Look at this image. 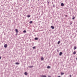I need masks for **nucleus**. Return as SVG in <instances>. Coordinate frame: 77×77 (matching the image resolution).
Returning a JSON list of instances; mask_svg holds the SVG:
<instances>
[{
    "label": "nucleus",
    "instance_id": "nucleus-1",
    "mask_svg": "<svg viewBox=\"0 0 77 77\" xmlns=\"http://www.w3.org/2000/svg\"><path fill=\"white\" fill-rule=\"evenodd\" d=\"M8 47V45L7 44H5L4 45V47L5 48H6Z\"/></svg>",
    "mask_w": 77,
    "mask_h": 77
},
{
    "label": "nucleus",
    "instance_id": "nucleus-2",
    "mask_svg": "<svg viewBox=\"0 0 77 77\" xmlns=\"http://www.w3.org/2000/svg\"><path fill=\"white\" fill-rule=\"evenodd\" d=\"M24 74L25 75H27V74H28L27 73V72H25L24 73Z\"/></svg>",
    "mask_w": 77,
    "mask_h": 77
},
{
    "label": "nucleus",
    "instance_id": "nucleus-3",
    "mask_svg": "<svg viewBox=\"0 0 77 77\" xmlns=\"http://www.w3.org/2000/svg\"><path fill=\"white\" fill-rule=\"evenodd\" d=\"M15 31H16V33H18V29H16Z\"/></svg>",
    "mask_w": 77,
    "mask_h": 77
},
{
    "label": "nucleus",
    "instance_id": "nucleus-4",
    "mask_svg": "<svg viewBox=\"0 0 77 77\" xmlns=\"http://www.w3.org/2000/svg\"><path fill=\"white\" fill-rule=\"evenodd\" d=\"M51 27L52 29H54V27L53 26H51Z\"/></svg>",
    "mask_w": 77,
    "mask_h": 77
},
{
    "label": "nucleus",
    "instance_id": "nucleus-5",
    "mask_svg": "<svg viewBox=\"0 0 77 77\" xmlns=\"http://www.w3.org/2000/svg\"><path fill=\"white\" fill-rule=\"evenodd\" d=\"M41 77H46V76L45 75H43L41 76Z\"/></svg>",
    "mask_w": 77,
    "mask_h": 77
},
{
    "label": "nucleus",
    "instance_id": "nucleus-6",
    "mask_svg": "<svg viewBox=\"0 0 77 77\" xmlns=\"http://www.w3.org/2000/svg\"><path fill=\"white\" fill-rule=\"evenodd\" d=\"M61 6H64V4H63V3H62L61 4Z\"/></svg>",
    "mask_w": 77,
    "mask_h": 77
},
{
    "label": "nucleus",
    "instance_id": "nucleus-7",
    "mask_svg": "<svg viewBox=\"0 0 77 77\" xmlns=\"http://www.w3.org/2000/svg\"><path fill=\"white\" fill-rule=\"evenodd\" d=\"M62 52H60L59 54V55L61 56L62 55Z\"/></svg>",
    "mask_w": 77,
    "mask_h": 77
},
{
    "label": "nucleus",
    "instance_id": "nucleus-8",
    "mask_svg": "<svg viewBox=\"0 0 77 77\" xmlns=\"http://www.w3.org/2000/svg\"><path fill=\"white\" fill-rule=\"evenodd\" d=\"M76 54V52L75 51H74L73 53V54Z\"/></svg>",
    "mask_w": 77,
    "mask_h": 77
},
{
    "label": "nucleus",
    "instance_id": "nucleus-9",
    "mask_svg": "<svg viewBox=\"0 0 77 77\" xmlns=\"http://www.w3.org/2000/svg\"><path fill=\"white\" fill-rule=\"evenodd\" d=\"M16 65H19L20 64V63L18 62L17 63H15Z\"/></svg>",
    "mask_w": 77,
    "mask_h": 77
},
{
    "label": "nucleus",
    "instance_id": "nucleus-10",
    "mask_svg": "<svg viewBox=\"0 0 77 77\" xmlns=\"http://www.w3.org/2000/svg\"><path fill=\"white\" fill-rule=\"evenodd\" d=\"M76 49H77V47H76V46H75L74 48V50H75Z\"/></svg>",
    "mask_w": 77,
    "mask_h": 77
},
{
    "label": "nucleus",
    "instance_id": "nucleus-11",
    "mask_svg": "<svg viewBox=\"0 0 77 77\" xmlns=\"http://www.w3.org/2000/svg\"><path fill=\"white\" fill-rule=\"evenodd\" d=\"M41 60L42 61L43 60H44V58L43 57H41Z\"/></svg>",
    "mask_w": 77,
    "mask_h": 77
},
{
    "label": "nucleus",
    "instance_id": "nucleus-12",
    "mask_svg": "<svg viewBox=\"0 0 77 77\" xmlns=\"http://www.w3.org/2000/svg\"><path fill=\"white\" fill-rule=\"evenodd\" d=\"M27 17H28V18H29V17H30V15H27Z\"/></svg>",
    "mask_w": 77,
    "mask_h": 77
},
{
    "label": "nucleus",
    "instance_id": "nucleus-13",
    "mask_svg": "<svg viewBox=\"0 0 77 77\" xmlns=\"http://www.w3.org/2000/svg\"><path fill=\"white\" fill-rule=\"evenodd\" d=\"M60 41H59L57 42L58 44H60Z\"/></svg>",
    "mask_w": 77,
    "mask_h": 77
},
{
    "label": "nucleus",
    "instance_id": "nucleus-14",
    "mask_svg": "<svg viewBox=\"0 0 77 77\" xmlns=\"http://www.w3.org/2000/svg\"><path fill=\"white\" fill-rule=\"evenodd\" d=\"M29 68H33V66H29Z\"/></svg>",
    "mask_w": 77,
    "mask_h": 77
},
{
    "label": "nucleus",
    "instance_id": "nucleus-15",
    "mask_svg": "<svg viewBox=\"0 0 77 77\" xmlns=\"http://www.w3.org/2000/svg\"><path fill=\"white\" fill-rule=\"evenodd\" d=\"M75 19V17L74 16L72 18V20H74V19Z\"/></svg>",
    "mask_w": 77,
    "mask_h": 77
},
{
    "label": "nucleus",
    "instance_id": "nucleus-16",
    "mask_svg": "<svg viewBox=\"0 0 77 77\" xmlns=\"http://www.w3.org/2000/svg\"><path fill=\"white\" fill-rule=\"evenodd\" d=\"M64 74V73L61 72V75H63Z\"/></svg>",
    "mask_w": 77,
    "mask_h": 77
},
{
    "label": "nucleus",
    "instance_id": "nucleus-17",
    "mask_svg": "<svg viewBox=\"0 0 77 77\" xmlns=\"http://www.w3.org/2000/svg\"><path fill=\"white\" fill-rule=\"evenodd\" d=\"M23 32L24 33H26V30H24L23 31Z\"/></svg>",
    "mask_w": 77,
    "mask_h": 77
},
{
    "label": "nucleus",
    "instance_id": "nucleus-18",
    "mask_svg": "<svg viewBox=\"0 0 77 77\" xmlns=\"http://www.w3.org/2000/svg\"><path fill=\"white\" fill-rule=\"evenodd\" d=\"M47 68H48V69H49V68H50V66H48L47 67Z\"/></svg>",
    "mask_w": 77,
    "mask_h": 77
},
{
    "label": "nucleus",
    "instance_id": "nucleus-19",
    "mask_svg": "<svg viewBox=\"0 0 77 77\" xmlns=\"http://www.w3.org/2000/svg\"><path fill=\"white\" fill-rule=\"evenodd\" d=\"M35 40H38V38H35Z\"/></svg>",
    "mask_w": 77,
    "mask_h": 77
},
{
    "label": "nucleus",
    "instance_id": "nucleus-20",
    "mask_svg": "<svg viewBox=\"0 0 77 77\" xmlns=\"http://www.w3.org/2000/svg\"><path fill=\"white\" fill-rule=\"evenodd\" d=\"M29 23H30V24H32V21H30Z\"/></svg>",
    "mask_w": 77,
    "mask_h": 77
},
{
    "label": "nucleus",
    "instance_id": "nucleus-21",
    "mask_svg": "<svg viewBox=\"0 0 77 77\" xmlns=\"http://www.w3.org/2000/svg\"><path fill=\"white\" fill-rule=\"evenodd\" d=\"M35 47H33L32 48L33 49H35Z\"/></svg>",
    "mask_w": 77,
    "mask_h": 77
},
{
    "label": "nucleus",
    "instance_id": "nucleus-22",
    "mask_svg": "<svg viewBox=\"0 0 77 77\" xmlns=\"http://www.w3.org/2000/svg\"><path fill=\"white\" fill-rule=\"evenodd\" d=\"M48 5H49V2H48Z\"/></svg>",
    "mask_w": 77,
    "mask_h": 77
},
{
    "label": "nucleus",
    "instance_id": "nucleus-23",
    "mask_svg": "<svg viewBox=\"0 0 77 77\" xmlns=\"http://www.w3.org/2000/svg\"><path fill=\"white\" fill-rule=\"evenodd\" d=\"M71 24H72V23H70V25H71Z\"/></svg>",
    "mask_w": 77,
    "mask_h": 77
},
{
    "label": "nucleus",
    "instance_id": "nucleus-24",
    "mask_svg": "<svg viewBox=\"0 0 77 77\" xmlns=\"http://www.w3.org/2000/svg\"><path fill=\"white\" fill-rule=\"evenodd\" d=\"M1 58H2V57H0V59H1Z\"/></svg>",
    "mask_w": 77,
    "mask_h": 77
},
{
    "label": "nucleus",
    "instance_id": "nucleus-25",
    "mask_svg": "<svg viewBox=\"0 0 77 77\" xmlns=\"http://www.w3.org/2000/svg\"><path fill=\"white\" fill-rule=\"evenodd\" d=\"M69 76H70V77H71V75H69Z\"/></svg>",
    "mask_w": 77,
    "mask_h": 77
},
{
    "label": "nucleus",
    "instance_id": "nucleus-26",
    "mask_svg": "<svg viewBox=\"0 0 77 77\" xmlns=\"http://www.w3.org/2000/svg\"><path fill=\"white\" fill-rule=\"evenodd\" d=\"M48 77H51V76H48Z\"/></svg>",
    "mask_w": 77,
    "mask_h": 77
},
{
    "label": "nucleus",
    "instance_id": "nucleus-27",
    "mask_svg": "<svg viewBox=\"0 0 77 77\" xmlns=\"http://www.w3.org/2000/svg\"><path fill=\"white\" fill-rule=\"evenodd\" d=\"M58 77H60V76H58Z\"/></svg>",
    "mask_w": 77,
    "mask_h": 77
},
{
    "label": "nucleus",
    "instance_id": "nucleus-28",
    "mask_svg": "<svg viewBox=\"0 0 77 77\" xmlns=\"http://www.w3.org/2000/svg\"><path fill=\"white\" fill-rule=\"evenodd\" d=\"M76 60H77V58H76Z\"/></svg>",
    "mask_w": 77,
    "mask_h": 77
},
{
    "label": "nucleus",
    "instance_id": "nucleus-29",
    "mask_svg": "<svg viewBox=\"0 0 77 77\" xmlns=\"http://www.w3.org/2000/svg\"><path fill=\"white\" fill-rule=\"evenodd\" d=\"M54 6L53 5V7H54Z\"/></svg>",
    "mask_w": 77,
    "mask_h": 77
},
{
    "label": "nucleus",
    "instance_id": "nucleus-30",
    "mask_svg": "<svg viewBox=\"0 0 77 77\" xmlns=\"http://www.w3.org/2000/svg\"><path fill=\"white\" fill-rule=\"evenodd\" d=\"M27 0V1H29V0Z\"/></svg>",
    "mask_w": 77,
    "mask_h": 77
},
{
    "label": "nucleus",
    "instance_id": "nucleus-31",
    "mask_svg": "<svg viewBox=\"0 0 77 77\" xmlns=\"http://www.w3.org/2000/svg\"><path fill=\"white\" fill-rule=\"evenodd\" d=\"M58 51V52L59 51L58 50V51Z\"/></svg>",
    "mask_w": 77,
    "mask_h": 77
}]
</instances>
